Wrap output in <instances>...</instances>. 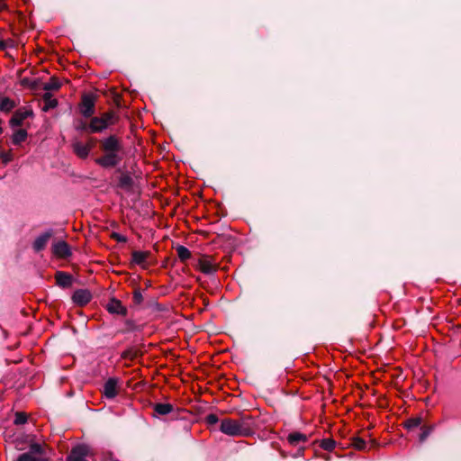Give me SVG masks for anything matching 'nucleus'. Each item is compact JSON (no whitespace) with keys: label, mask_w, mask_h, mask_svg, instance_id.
<instances>
[{"label":"nucleus","mask_w":461,"mask_h":461,"mask_svg":"<svg viewBox=\"0 0 461 461\" xmlns=\"http://www.w3.org/2000/svg\"><path fill=\"white\" fill-rule=\"evenodd\" d=\"M132 301H133L134 305H136V306H138L140 303H142V302H143V295H142L140 288L137 287V288L134 289Z\"/></svg>","instance_id":"nucleus-33"},{"label":"nucleus","mask_w":461,"mask_h":461,"mask_svg":"<svg viewBox=\"0 0 461 461\" xmlns=\"http://www.w3.org/2000/svg\"><path fill=\"white\" fill-rule=\"evenodd\" d=\"M0 158H1L2 162L5 163V164H7L10 161H12L13 160V154H12L11 150L8 151V152L1 151L0 152Z\"/></svg>","instance_id":"nucleus-36"},{"label":"nucleus","mask_w":461,"mask_h":461,"mask_svg":"<svg viewBox=\"0 0 461 461\" xmlns=\"http://www.w3.org/2000/svg\"><path fill=\"white\" fill-rule=\"evenodd\" d=\"M7 5L5 0H0V12L6 9Z\"/></svg>","instance_id":"nucleus-44"},{"label":"nucleus","mask_w":461,"mask_h":461,"mask_svg":"<svg viewBox=\"0 0 461 461\" xmlns=\"http://www.w3.org/2000/svg\"><path fill=\"white\" fill-rule=\"evenodd\" d=\"M102 393L106 399H114L118 394V379L115 377L108 378L104 384Z\"/></svg>","instance_id":"nucleus-8"},{"label":"nucleus","mask_w":461,"mask_h":461,"mask_svg":"<svg viewBox=\"0 0 461 461\" xmlns=\"http://www.w3.org/2000/svg\"><path fill=\"white\" fill-rule=\"evenodd\" d=\"M95 142H96V139H95V138H90V139L88 140V142H87V143H86L85 145L91 146V149H92L94 148V146H95Z\"/></svg>","instance_id":"nucleus-43"},{"label":"nucleus","mask_w":461,"mask_h":461,"mask_svg":"<svg viewBox=\"0 0 461 461\" xmlns=\"http://www.w3.org/2000/svg\"><path fill=\"white\" fill-rule=\"evenodd\" d=\"M27 453H31L32 456L36 457L42 456L45 458L46 461H48L49 459L47 447L39 443H32Z\"/></svg>","instance_id":"nucleus-16"},{"label":"nucleus","mask_w":461,"mask_h":461,"mask_svg":"<svg viewBox=\"0 0 461 461\" xmlns=\"http://www.w3.org/2000/svg\"><path fill=\"white\" fill-rule=\"evenodd\" d=\"M74 153L80 158H86L91 150V146L85 145L81 141H75L72 144Z\"/></svg>","instance_id":"nucleus-18"},{"label":"nucleus","mask_w":461,"mask_h":461,"mask_svg":"<svg viewBox=\"0 0 461 461\" xmlns=\"http://www.w3.org/2000/svg\"><path fill=\"white\" fill-rule=\"evenodd\" d=\"M28 420L27 414L25 412H16L15 413V419H14V424L15 425H23L25 424Z\"/></svg>","instance_id":"nucleus-34"},{"label":"nucleus","mask_w":461,"mask_h":461,"mask_svg":"<svg viewBox=\"0 0 461 461\" xmlns=\"http://www.w3.org/2000/svg\"><path fill=\"white\" fill-rule=\"evenodd\" d=\"M100 149L103 156L95 159V164L103 168H112L117 167L122 159V152L123 147L119 137L110 135L99 140Z\"/></svg>","instance_id":"nucleus-1"},{"label":"nucleus","mask_w":461,"mask_h":461,"mask_svg":"<svg viewBox=\"0 0 461 461\" xmlns=\"http://www.w3.org/2000/svg\"><path fill=\"white\" fill-rule=\"evenodd\" d=\"M176 249L177 252V256L182 262H185L189 258H192L190 250L186 247L183 245H178Z\"/></svg>","instance_id":"nucleus-24"},{"label":"nucleus","mask_w":461,"mask_h":461,"mask_svg":"<svg viewBox=\"0 0 461 461\" xmlns=\"http://www.w3.org/2000/svg\"><path fill=\"white\" fill-rule=\"evenodd\" d=\"M371 444H372V447H374L378 446V443L375 439L371 441Z\"/></svg>","instance_id":"nucleus-46"},{"label":"nucleus","mask_w":461,"mask_h":461,"mask_svg":"<svg viewBox=\"0 0 461 461\" xmlns=\"http://www.w3.org/2000/svg\"><path fill=\"white\" fill-rule=\"evenodd\" d=\"M117 106H120L119 100H116Z\"/></svg>","instance_id":"nucleus-49"},{"label":"nucleus","mask_w":461,"mask_h":461,"mask_svg":"<svg viewBox=\"0 0 461 461\" xmlns=\"http://www.w3.org/2000/svg\"><path fill=\"white\" fill-rule=\"evenodd\" d=\"M193 262L194 265L203 274L210 275L217 270V267L213 266L205 256L193 258Z\"/></svg>","instance_id":"nucleus-9"},{"label":"nucleus","mask_w":461,"mask_h":461,"mask_svg":"<svg viewBox=\"0 0 461 461\" xmlns=\"http://www.w3.org/2000/svg\"><path fill=\"white\" fill-rule=\"evenodd\" d=\"M7 47V43L5 41L0 40V51L5 50Z\"/></svg>","instance_id":"nucleus-45"},{"label":"nucleus","mask_w":461,"mask_h":461,"mask_svg":"<svg viewBox=\"0 0 461 461\" xmlns=\"http://www.w3.org/2000/svg\"><path fill=\"white\" fill-rule=\"evenodd\" d=\"M44 106L42 110L44 112H48L50 109L57 107L58 100L52 97V95L50 92H47L42 96Z\"/></svg>","instance_id":"nucleus-22"},{"label":"nucleus","mask_w":461,"mask_h":461,"mask_svg":"<svg viewBox=\"0 0 461 461\" xmlns=\"http://www.w3.org/2000/svg\"><path fill=\"white\" fill-rule=\"evenodd\" d=\"M90 455V447L85 444H79L72 447L68 456V461H87L86 457Z\"/></svg>","instance_id":"nucleus-6"},{"label":"nucleus","mask_w":461,"mask_h":461,"mask_svg":"<svg viewBox=\"0 0 461 461\" xmlns=\"http://www.w3.org/2000/svg\"><path fill=\"white\" fill-rule=\"evenodd\" d=\"M61 86V84L56 77H51L50 81L46 83L43 86V89L46 91H51V90H59Z\"/></svg>","instance_id":"nucleus-27"},{"label":"nucleus","mask_w":461,"mask_h":461,"mask_svg":"<svg viewBox=\"0 0 461 461\" xmlns=\"http://www.w3.org/2000/svg\"><path fill=\"white\" fill-rule=\"evenodd\" d=\"M286 439L290 446L298 447V452L302 454L304 450L303 445L309 440V436L299 431H293L287 435Z\"/></svg>","instance_id":"nucleus-5"},{"label":"nucleus","mask_w":461,"mask_h":461,"mask_svg":"<svg viewBox=\"0 0 461 461\" xmlns=\"http://www.w3.org/2000/svg\"><path fill=\"white\" fill-rule=\"evenodd\" d=\"M38 86H39V82L37 80H32V82L31 83L29 87L32 90H36L38 88Z\"/></svg>","instance_id":"nucleus-42"},{"label":"nucleus","mask_w":461,"mask_h":461,"mask_svg":"<svg viewBox=\"0 0 461 461\" xmlns=\"http://www.w3.org/2000/svg\"><path fill=\"white\" fill-rule=\"evenodd\" d=\"M236 421L242 433V436L246 437L253 433V427L255 425V421L252 416L242 415L239 419H237Z\"/></svg>","instance_id":"nucleus-7"},{"label":"nucleus","mask_w":461,"mask_h":461,"mask_svg":"<svg viewBox=\"0 0 461 461\" xmlns=\"http://www.w3.org/2000/svg\"><path fill=\"white\" fill-rule=\"evenodd\" d=\"M95 98L91 94H85L80 104V113L86 118H90L95 113Z\"/></svg>","instance_id":"nucleus-3"},{"label":"nucleus","mask_w":461,"mask_h":461,"mask_svg":"<svg viewBox=\"0 0 461 461\" xmlns=\"http://www.w3.org/2000/svg\"><path fill=\"white\" fill-rule=\"evenodd\" d=\"M351 440H352V446L356 449H357V450H365L366 449V443L363 438H358V437H354L351 438Z\"/></svg>","instance_id":"nucleus-32"},{"label":"nucleus","mask_w":461,"mask_h":461,"mask_svg":"<svg viewBox=\"0 0 461 461\" xmlns=\"http://www.w3.org/2000/svg\"><path fill=\"white\" fill-rule=\"evenodd\" d=\"M32 114H33L32 110H22V109L16 110L9 121L10 126L11 127L21 126L23 124V121L25 119H27L28 117L32 116Z\"/></svg>","instance_id":"nucleus-13"},{"label":"nucleus","mask_w":461,"mask_h":461,"mask_svg":"<svg viewBox=\"0 0 461 461\" xmlns=\"http://www.w3.org/2000/svg\"><path fill=\"white\" fill-rule=\"evenodd\" d=\"M134 181L129 173H122L119 177L118 186L122 189L130 190L132 188Z\"/></svg>","instance_id":"nucleus-20"},{"label":"nucleus","mask_w":461,"mask_h":461,"mask_svg":"<svg viewBox=\"0 0 461 461\" xmlns=\"http://www.w3.org/2000/svg\"><path fill=\"white\" fill-rule=\"evenodd\" d=\"M106 310L112 314L126 316L128 310L122 305V302L114 297L111 298L106 304Z\"/></svg>","instance_id":"nucleus-12"},{"label":"nucleus","mask_w":461,"mask_h":461,"mask_svg":"<svg viewBox=\"0 0 461 461\" xmlns=\"http://www.w3.org/2000/svg\"><path fill=\"white\" fill-rule=\"evenodd\" d=\"M116 171L121 173V172H122V169H121V168H117V170H116Z\"/></svg>","instance_id":"nucleus-48"},{"label":"nucleus","mask_w":461,"mask_h":461,"mask_svg":"<svg viewBox=\"0 0 461 461\" xmlns=\"http://www.w3.org/2000/svg\"><path fill=\"white\" fill-rule=\"evenodd\" d=\"M15 107V103L9 97H3L0 102V110L5 113H9Z\"/></svg>","instance_id":"nucleus-26"},{"label":"nucleus","mask_w":461,"mask_h":461,"mask_svg":"<svg viewBox=\"0 0 461 461\" xmlns=\"http://www.w3.org/2000/svg\"><path fill=\"white\" fill-rule=\"evenodd\" d=\"M100 118L104 119L105 123H107V127L110 124H113L118 120V116L115 114L113 111H109L103 113Z\"/></svg>","instance_id":"nucleus-30"},{"label":"nucleus","mask_w":461,"mask_h":461,"mask_svg":"<svg viewBox=\"0 0 461 461\" xmlns=\"http://www.w3.org/2000/svg\"><path fill=\"white\" fill-rule=\"evenodd\" d=\"M126 326L128 327L129 330H133L137 329V326L135 325L134 321L131 320H127L125 321Z\"/></svg>","instance_id":"nucleus-40"},{"label":"nucleus","mask_w":461,"mask_h":461,"mask_svg":"<svg viewBox=\"0 0 461 461\" xmlns=\"http://www.w3.org/2000/svg\"><path fill=\"white\" fill-rule=\"evenodd\" d=\"M323 458H324L326 461H330V456H323Z\"/></svg>","instance_id":"nucleus-47"},{"label":"nucleus","mask_w":461,"mask_h":461,"mask_svg":"<svg viewBox=\"0 0 461 461\" xmlns=\"http://www.w3.org/2000/svg\"><path fill=\"white\" fill-rule=\"evenodd\" d=\"M421 432L419 436L420 441L424 442L428 437L432 433L434 430V425H422L420 426Z\"/></svg>","instance_id":"nucleus-28"},{"label":"nucleus","mask_w":461,"mask_h":461,"mask_svg":"<svg viewBox=\"0 0 461 461\" xmlns=\"http://www.w3.org/2000/svg\"><path fill=\"white\" fill-rule=\"evenodd\" d=\"M77 130L86 131V132H90L89 124H87L84 122H80V124L77 127Z\"/></svg>","instance_id":"nucleus-39"},{"label":"nucleus","mask_w":461,"mask_h":461,"mask_svg":"<svg viewBox=\"0 0 461 461\" xmlns=\"http://www.w3.org/2000/svg\"><path fill=\"white\" fill-rule=\"evenodd\" d=\"M111 239H113V240H115L117 242H123V243L127 242V240H128L126 236L122 235L118 232H112Z\"/></svg>","instance_id":"nucleus-37"},{"label":"nucleus","mask_w":461,"mask_h":461,"mask_svg":"<svg viewBox=\"0 0 461 461\" xmlns=\"http://www.w3.org/2000/svg\"><path fill=\"white\" fill-rule=\"evenodd\" d=\"M92 300V294L87 289H77L72 295V301L78 306H85Z\"/></svg>","instance_id":"nucleus-10"},{"label":"nucleus","mask_w":461,"mask_h":461,"mask_svg":"<svg viewBox=\"0 0 461 461\" xmlns=\"http://www.w3.org/2000/svg\"><path fill=\"white\" fill-rule=\"evenodd\" d=\"M142 354L143 353L138 348H129L125 349L123 352H122L121 357L123 359H128V360L133 361L136 358L141 357Z\"/></svg>","instance_id":"nucleus-21"},{"label":"nucleus","mask_w":461,"mask_h":461,"mask_svg":"<svg viewBox=\"0 0 461 461\" xmlns=\"http://www.w3.org/2000/svg\"><path fill=\"white\" fill-rule=\"evenodd\" d=\"M150 256L149 251H139L134 250L131 253V264L141 266L143 268L146 267V260Z\"/></svg>","instance_id":"nucleus-17"},{"label":"nucleus","mask_w":461,"mask_h":461,"mask_svg":"<svg viewBox=\"0 0 461 461\" xmlns=\"http://www.w3.org/2000/svg\"><path fill=\"white\" fill-rule=\"evenodd\" d=\"M205 420L209 425H215L218 423L219 418L216 414L210 413L206 416Z\"/></svg>","instance_id":"nucleus-38"},{"label":"nucleus","mask_w":461,"mask_h":461,"mask_svg":"<svg viewBox=\"0 0 461 461\" xmlns=\"http://www.w3.org/2000/svg\"><path fill=\"white\" fill-rule=\"evenodd\" d=\"M32 82V80L29 77H23L22 80H21V85L23 86H30L31 83Z\"/></svg>","instance_id":"nucleus-41"},{"label":"nucleus","mask_w":461,"mask_h":461,"mask_svg":"<svg viewBox=\"0 0 461 461\" xmlns=\"http://www.w3.org/2000/svg\"><path fill=\"white\" fill-rule=\"evenodd\" d=\"M56 284L61 288H68L73 284V276L63 271H57L55 274Z\"/></svg>","instance_id":"nucleus-15"},{"label":"nucleus","mask_w":461,"mask_h":461,"mask_svg":"<svg viewBox=\"0 0 461 461\" xmlns=\"http://www.w3.org/2000/svg\"><path fill=\"white\" fill-rule=\"evenodd\" d=\"M220 430L232 437H240L242 436V433L238 426L236 420L225 418L221 421Z\"/></svg>","instance_id":"nucleus-4"},{"label":"nucleus","mask_w":461,"mask_h":461,"mask_svg":"<svg viewBox=\"0 0 461 461\" xmlns=\"http://www.w3.org/2000/svg\"><path fill=\"white\" fill-rule=\"evenodd\" d=\"M90 132H102L107 128L104 119L93 117L89 123Z\"/></svg>","instance_id":"nucleus-19"},{"label":"nucleus","mask_w":461,"mask_h":461,"mask_svg":"<svg viewBox=\"0 0 461 461\" xmlns=\"http://www.w3.org/2000/svg\"><path fill=\"white\" fill-rule=\"evenodd\" d=\"M27 131L24 129L17 130L12 136V142L14 145H21L27 139Z\"/></svg>","instance_id":"nucleus-23"},{"label":"nucleus","mask_w":461,"mask_h":461,"mask_svg":"<svg viewBox=\"0 0 461 461\" xmlns=\"http://www.w3.org/2000/svg\"><path fill=\"white\" fill-rule=\"evenodd\" d=\"M148 307L152 309V310H155L157 312H164L167 310V307L160 304L159 303H158L157 301H149L148 303Z\"/></svg>","instance_id":"nucleus-35"},{"label":"nucleus","mask_w":461,"mask_h":461,"mask_svg":"<svg viewBox=\"0 0 461 461\" xmlns=\"http://www.w3.org/2000/svg\"><path fill=\"white\" fill-rule=\"evenodd\" d=\"M153 415L155 417L170 415L175 419L177 416V411L172 403L168 402H156L152 404Z\"/></svg>","instance_id":"nucleus-2"},{"label":"nucleus","mask_w":461,"mask_h":461,"mask_svg":"<svg viewBox=\"0 0 461 461\" xmlns=\"http://www.w3.org/2000/svg\"><path fill=\"white\" fill-rule=\"evenodd\" d=\"M422 424V418L421 417H411L408 420H406L403 423V427L407 429H413L415 428H418L421 426Z\"/></svg>","instance_id":"nucleus-25"},{"label":"nucleus","mask_w":461,"mask_h":461,"mask_svg":"<svg viewBox=\"0 0 461 461\" xmlns=\"http://www.w3.org/2000/svg\"><path fill=\"white\" fill-rule=\"evenodd\" d=\"M14 461H46L44 457L32 456L31 453H23Z\"/></svg>","instance_id":"nucleus-31"},{"label":"nucleus","mask_w":461,"mask_h":461,"mask_svg":"<svg viewBox=\"0 0 461 461\" xmlns=\"http://www.w3.org/2000/svg\"><path fill=\"white\" fill-rule=\"evenodd\" d=\"M52 251L56 257L64 259L72 255L69 245L64 240L54 243L52 245Z\"/></svg>","instance_id":"nucleus-11"},{"label":"nucleus","mask_w":461,"mask_h":461,"mask_svg":"<svg viewBox=\"0 0 461 461\" xmlns=\"http://www.w3.org/2000/svg\"><path fill=\"white\" fill-rule=\"evenodd\" d=\"M53 230L50 229L41 234L39 237H37L32 243L33 250L35 252H41V250H43L46 248L50 239L53 236Z\"/></svg>","instance_id":"nucleus-14"},{"label":"nucleus","mask_w":461,"mask_h":461,"mask_svg":"<svg viewBox=\"0 0 461 461\" xmlns=\"http://www.w3.org/2000/svg\"><path fill=\"white\" fill-rule=\"evenodd\" d=\"M318 442H319V446L322 449L327 450V451L333 450V448L336 446V441L334 439L330 438H323V439H321V441H318Z\"/></svg>","instance_id":"nucleus-29"}]
</instances>
